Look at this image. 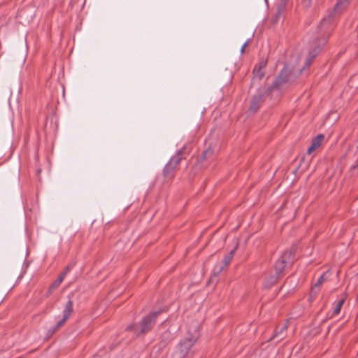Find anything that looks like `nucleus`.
Returning <instances> with one entry per match:
<instances>
[{"mask_svg":"<svg viewBox=\"0 0 358 358\" xmlns=\"http://www.w3.org/2000/svg\"><path fill=\"white\" fill-rule=\"evenodd\" d=\"M250 44V40H248L241 47V52L243 54L245 52V48L248 47V45Z\"/></svg>","mask_w":358,"mask_h":358,"instance_id":"a878e982","label":"nucleus"},{"mask_svg":"<svg viewBox=\"0 0 358 358\" xmlns=\"http://www.w3.org/2000/svg\"><path fill=\"white\" fill-rule=\"evenodd\" d=\"M287 324H284L280 330L276 329L274 335L273 336V337L271 339L272 340L275 338L279 337L280 340H282L284 338V331H285L287 330Z\"/></svg>","mask_w":358,"mask_h":358,"instance_id":"f3484780","label":"nucleus"},{"mask_svg":"<svg viewBox=\"0 0 358 358\" xmlns=\"http://www.w3.org/2000/svg\"><path fill=\"white\" fill-rule=\"evenodd\" d=\"M320 48L317 47L309 52V55H308V56L306 59V66H308L310 65V64L313 62V61L314 60L316 55L320 52Z\"/></svg>","mask_w":358,"mask_h":358,"instance_id":"ddd939ff","label":"nucleus"},{"mask_svg":"<svg viewBox=\"0 0 358 358\" xmlns=\"http://www.w3.org/2000/svg\"><path fill=\"white\" fill-rule=\"evenodd\" d=\"M266 65V61H261L257 66H256L255 67H257V69H260L262 70Z\"/></svg>","mask_w":358,"mask_h":358,"instance_id":"393cba45","label":"nucleus"},{"mask_svg":"<svg viewBox=\"0 0 358 358\" xmlns=\"http://www.w3.org/2000/svg\"><path fill=\"white\" fill-rule=\"evenodd\" d=\"M71 268H72V266H71V265L67 266L66 268H65V270L59 275V276H62V278L64 279L66 275L71 270Z\"/></svg>","mask_w":358,"mask_h":358,"instance_id":"b1692460","label":"nucleus"},{"mask_svg":"<svg viewBox=\"0 0 358 358\" xmlns=\"http://www.w3.org/2000/svg\"><path fill=\"white\" fill-rule=\"evenodd\" d=\"M253 73L254 79H258L259 80H262L264 76V73L262 71V70L260 71V69H257V67L255 68Z\"/></svg>","mask_w":358,"mask_h":358,"instance_id":"aec40b11","label":"nucleus"},{"mask_svg":"<svg viewBox=\"0 0 358 358\" xmlns=\"http://www.w3.org/2000/svg\"><path fill=\"white\" fill-rule=\"evenodd\" d=\"M66 320H67V319H66L64 317H62V319H61L59 321H58L57 324L53 327L52 333H55L59 328H61L64 324V323L66 322Z\"/></svg>","mask_w":358,"mask_h":358,"instance_id":"412c9836","label":"nucleus"},{"mask_svg":"<svg viewBox=\"0 0 358 358\" xmlns=\"http://www.w3.org/2000/svg\"><path fill=\"white\" fill-rule=\"evenodd\" d=\"M59 285L55 281L50 285L51 289H56Z\"/></svg>","mask_w":358,"mask_h":358,"instance_id":"bb28decb","label":"nucleus"},{"mask_svg":"<svg viewBox=\"0 0 358 358\" xmlns=\"http://www.w3.org/2000/svg\"><path fill=\"white\" fill-rule=\"evenodd\" d=\"M320 48L317 47L309 52V55H308V56L306 59V66H308L310 65V64L313 62V61L314 60L316 55L320 52Z\"/></svg>","mask_w":358,"mask_h":358,"instance_id":"f8f14e48","label":"nucleus"},{"mask_svg":"<svg viewBox=\"0 0 358 358\" xmlns=\"http://www.w3.org/2000/svg\"><path fill=\"white\" fill-rule=\"evenodd\" d=\"M350 0H338L337 3L335 6L334 8V12H338L341 13L342 10L346 8L347 5L348 4Z\"/></svg>","mask_w":358,"mask_h":358,"instance_id":"dca6fc26","label":"nucleus"},{"mask_svg":"<svg viewBox=\"0 0 358 358\" xmlns=\"http://www.w3.org/2000/svg\"><path fill=\"white\" fill-rule=\"evenodd\" d=\"M326 273H324L318 278V280L314 285V288L319 287L327 280V277L326 276Z\"/></svg>","mask_w":358,"mask_h":358,"instance_id":"4be33fe9","label":"nucleus"},{"mask_svg":"<svg viewBox=\"0 0 358 358\" xmlns=\"http://www.w3.org/2000/svg\"><path fill=\"white\" fill-rule=\"evenodd\" d=\"M73 313V301L69 297V301H67L64 310L63 311V317L66 319H69L71 315Z\"/></svg>","mask_w":358,"mask_h":358,"instance_id":"9b49d317","label":"nucleus"},{"mask_svg":"<svg viewBox=\"0 0 358 358\" xmlns=\"http://www.w3.org/2000/svg\"><path fill=\"white\" fill-rule=\"evenodd\" d=\"M224 265L222 264H217L213 268V275L210 277V280H215L216 277L222 272V271L224 268Z\"/></svg>","mask_w":358,"mask_h":358,"instance_id":"2eb2a0df","label":"nucleus"},{"mask_svg":"<svg viewBox=\"0 0 358 358\" xmlns=\"http://www.w3.org/2000/svg\"><path fill=\"white\" fill-rule=\"evenodd\" d=\"M63 280L64 279L62 278V276H59V278H57V280H55V282H57V285H59Z\"/></svg>","mask_w":358,"mask_h":358,"instance_id":"cd10ccee","label":"nucleus"},{"mask_svg":"<svg viewBox=\"0 0 358 358\" xmlns=\"http://www.w3.org/2000/svg\"><path fill=\"white\" fill-rule=\"evenodd\" d=\"M199 334L195 330L194 333L188 334L177 345L173 356L175 358H192L199 350L196 342Z\"/></svg>","mask_w":358,"mask_h":358,"instance_id":"f257e3e1","label":"nucleus"},{"mask_svg":"<svg viewBox=\"0 0 358 358\" xmlns=\"http://www.w3.org/2000/svg\"><path fill=\"white\" fill-rule=\"evenodd\" d=\"M344 302H345V299H342L339 300L336 303V305L334 307V310H333V314L334 315H338L340 313L341 309Z\"/></svg>","mask_w":358,"mask_h":358,"instance_id":"6ab92c4d","label":"nucleus"},{"mask_svg":"<svg viewBox=\"0 0 358 358\" xmlns=\"http://www.w3.org/2000/svg\"><path fill=\"white\" fill-rule=\"evenodd\" d=\"M236 248H235L234 250H232L227 255H226L224 258L223 263H222L223 265H224V267L227 266L231 261Z\"/></svg>","mask_w":358,"mask_h":358,"instance_id":"a211bd4d","label":"nucleus"},{"mask_svg":"<svg viewBox=\"0 0 358 358\" xmlns=\"http://www.w3.org/2000/svg\"><path fill=\"white\" fill-rule=\"evenodd\" d=\"M289 0H278L277 2L278 15L282 14L287 8Z\"/></svg>","mask_w":358,"mask_h":358,"instance_id":"9d476101","label":"nucleus"},{"mask_svg":"<svg viewBox=\"0 0 358 358\" xmlns=\"http://www.w3.org/2000/svg\"><path fill=\"white\" fill-rule=\"evenodd\" d=\"M304 67L300 70H295L294 67L289 65H285L273 85L269 87L270 90H286L300 75Z\"/></svg>","mask_w":358,"mask_h":358,"instance_id":"f03ea898","label":"nucleus"},{"mask_svg":"<svg viewBox=\"0 0 358 358\" xmlns=\"http://www.w3.org/2000/svg\"><path fill=\"white\" fill-rule=\"evenodd\" d=\"M187 155V152H186V148L183 147L175 156L171 157L168 163L176 168L180 161L185 158Z\"/></svg>","mask_w":358,"mask_h":358,"instance_id":"0eeeda50","label":"nucleus"},{"mask_svg":"<svg viewBox=\"0 0 358 358\" xmlns=\"http://www.w3.org/2000/svg\"><path fill=\"white\" fill-rule=\"evenodd\" d=\"M295 259V248L285 250L275 264V275H272L266 282V286L274 285L277 280L283 275V271L288 264H292Z\"/></svg>","mask_w":358,"mask_h":358,"instance_id":"7ed1b4c3","label":"nucleus"},{"mask_svg":"<svg viewBox=\"0 0 358 358\" xmlns=\"http://www.w3.org/2000/svg\"><path fill=\"white\" fill-rule=\"evenodd\" d=\"M54 291H55V289H51V287H50V288L48 289V291L46 294L47 296H50Z\"/></svg>","mask_w":358,"mask_h":358,"instance_id":"c85d7f7f","label":"nucleus"},{"mask_svg":"<svg viewBox=\"0 0 358 358\" xmlns=\"http://www.w3.org/2000/svg\"><path fill=\"white\" fill-rule=\"evenodd\" d=\"M161 313V310L151 313L142 320L138 326L131 324L127 327V329L129 331H134L136 336L145 334L152 329L155 324L156 317L160 315Z\"/></svg>","mask_w":358,"mask_h":358,"instance_id":"20e7f679","label":"nucleus"},{"mask_svg":"<svg viewBox=\"0 0 358 358\" xmlns=\"http://www.w3.org/2000/svg\"><path fill=\"white\" fill-rule=\"evenodd\" d=\"M357 166H358V164H357Z\"/></svg>","mask_w":358,"mask_h":358,"instance_id":"7c9ffc66","label":"nucleus"},{"mask_svg":"<svg viewBox=\"0 0 358 358\" xmlns=\"http://www.w3.org/2000/svg\"><path fill=\"white\" fill-rule=\"evenodd\" d=\"M334 13H331L328 17H324L318 26V29L322 36L329 35L334 26Z\"/></svg>","mask_w":358,"mask_h":358,"instance_id":"423d86ee","label":"nucleus"},{"mask_svg":"<svg viewBox=\"0 0 358 358\" xmlns=\"http://www.w3.org/2000/svg\"><path fill=\"white\" fill-rule=\"evenodd\" d=\"M267 92V90L265 88L259 89L257 92L252 96L250 102V105L248 109L249 113H255L259 108L262 103L264 101V97Z\"/></svg>","mask_w":358,"mask_h":358,"instance_id":"39448f33","label":"nucleus"},{"mask_svg":"<svg viewBox=\"0 0 358 358\" xmlns=\"http://www.w3.org/2000/svg\"><path fill=\"white\" fill-rule=\"evenodd\" d=\"M176 167L167 163L163 170V176L166 182H169L174 176Z\"/></svg>","mask_w":358,"mask_h":358,"instance_id":"1a4fd4ad","label":"nucleus"},{"mask_svg":"<svg viewBox=\"0 0 358 358\" xmlns=\"http://www.w3.org/2000/svg\"><path fill=\"white\" fill-rule=\"evenodd\" d=\"M213 154V150L211 149H208L203 152L202 155V159H206L211 156Z\"/></svg>","mask_w":358,"mask_h":358,"instance_id":"5701e85b","label":"nucleus"},{"mask_svg":"<svg viewBox=\"0 0 358 358\" xmlns=\"http://www.w3.org/2000/svg\"><path fill=\"white\" fill-rule=\"evenodd\" d=\"M324 139V136L323 134H319L316 137H315L311 143V145L308 148L307 150L308 154L312 153L314 150H317L320 148Z\"/></svg>","mask_w":358,"mask_h":358,"instance_id":"6e6552de","label":"nucleus"},{"mask_svg":"<svg viewBox=\"0 0 358 358\" xmlns=\"http://www.w3.org/2000/svg\"><path fill=\"white\" fill-rule=\"evenodd\" d=\"M320 48L317 47L309 52V55H308V56L306 59V66H308L310 65V64L313 62V61L314 60L316 55L320 52Z\"/></svg>","mask_w":358,"mask_h":358,"instance_id":"4468645a","label":"nucleus"},{"mask_svg":"<svg viewBox=\"0 0 358 358\" xmlns=\"http://www.w3.org/2000/svg\"><path fill=\"white\" fill-rule=\"evenodd\" d=\"M310 1L311 0H303V3L306 6H308L310 4Z\"/></svg>","mask_w":358,"mask_h":358,"instance_id":"c756f323","label":"nucleus"}]
</instances>
